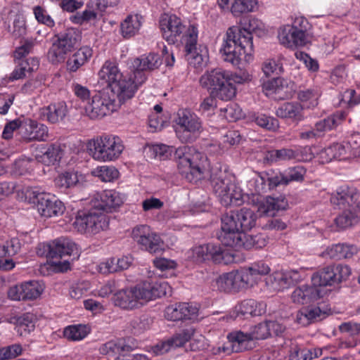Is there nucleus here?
<instances>
[{"label":"nucleus","instance_id":"nucleus-22","mask_svg":"<svg viewBox=\"0 0 360 360\" xmlns=\"http://www.w3.org/2000/svg\"><path fill=\"white\" fill-rule=\"evenodd\" d=\"M43 290L39 281H30L10 288L8 295L13 300H31L37 299Z\"/></svg>","mask_w":360,"mask_h":360},{"label":"nucleus","instance_id":"nucleus-44","mask_svg":"<svg viewBox=\"0 0 360 360\" xmlns=\"http://www.w3.org/2000/svg\"><path fill=\"white\" fill-rule=\"evenodd\" d=\"M54 183L56 186L60 189L72 188L79 183L77 173L74 171H66L56 177Z\"/></svg>","mask_w":360,"mask_h":360},{"label":"nucleus","instance_id":"nucleus-8","mask_svg":"<svg viewBox=\"0 0 360 360\" xmlns=\"http://www.w3.org/2000/svg\"><path fill=\"white\" fill-rule=\"evenodd\" d=\"M174 122L176 136L182 143H193L203 131L200 119L188 109L179 110Z\"/></svg>","mask_w":360,"mask_h":360},{"label":"nucleus","instance_id":"nucleus-54","mask_svg":"<svg viewBox=\"0 0 360 360\" xmlns=\"http://www.w3.org/2000/svg\"><path fill=\"white\" fill-rule=\"evenodd\" d=\"M284 173L288 180V184H289L291 181H303L306 169L302 166H296L288 168Z\"/></svg>","mask_w":360,"mask_h":360},{"label":"nucleus","instance_id":"nucleus-62","mask_svg":"<svg viewBox=\"0 0 360 360\" xmlns=\"http://www.w3.org/2000/svg\"><path fill=\"white\" fill-rule=\"evenodd\" d=\"M152 150L155 157H158L160 160H164L169 158L172 155V153L174 151V148L160 144L153 146Z\"/></svg>","mask_w":360,"mask_h":360},{"label":"nucleus","instance_id":"nucleus-61","mask_svg":"<svg viewBox=\"0 0 360 360\" xmlns=\"http://www.w3.org/2000/svg\"><path fill=\"white\" fill-rule=\"evenodd\" d=\"M337 125V117L335 115H332L317 122L315 125V127L317 131L322 132L328 130H331L335 128Z\"/></svg>","mask_w":360,"mask_h":360},{"label":"nucleus","instance_id":"nucleus-53","mask_svg":"<svg viewBox=\"0 0 360 360\" xmlns=\"http://www.w3.org/2000/svg\"><path fill=\"white\" fill-rule=\"evenodd\" d=\"M97 176L105 182H110L118 178V170L112 166H101L97 168Z\"/></svg>","mask_w":360,"mask_h":360},{"label":"nucleus","instance_id":"nucleus-26","mask_svg":"<svg viewBox=\"0 0 360 360\" xmlns=\"http://www.w3.org/2000/svg\"><path fill=\"white\" fill-rule=\"evenodd\" d=\"M236 26H232L226 32V38L220 49V53L224 61L233 65H238L240 61V56L242 55L238 49V44L236 41Z\"/></svg>","mask_w":360,"mask_h":360},{"label":"nucleus","instance_id":"nucleus-35","mask_svg":"<svg viewBox=\"0 0 360 360\" xmlns=\"http://www.w3.org/2000/svg\"><path fill=\"white\" fill-rule=\"evenodd\" d=\"M229 4H231V11L235 16L252 12L257 6L255 0H218V4L221 8H225Z\"/></svg>","mask_w":360,"mask_h":360},{"label":"nucleus","instance_id":"nucleus-38","mask_svg":"<svg viewBox=\"0 0 360 360\" xmlns=\"http://www.w3.org/2000/svg\"><path fill=\"white\" fill-rule=\"evenodd\" d=\"M63 156V150L58 144L49 145L41 154L36 155V160L45 165H55Z\"/></svg>","mask_w":360,"mask_h":360},{"label":"nucleus","instance_id":"nucleus-39","mask_svg":"<svg viewBox=\"0 0 360 360\" xmlns=\"http://www.w3.org/2000/svg\"><path fill=\"white\" fill-rule=\"evenodd\" d=\"M37 317L32 313H25L20 316H15L11 318L10 322L17 326L20 335L30 333L35 328Z\"/></svg>","mask_w":360,"mask_h":360},{"label":"nucleus","instance_id":"nucleus-55","mask_svg":"<svg viewBox=\"0 0 360 360\" xmlns=\"http://www.w3.org/2000/svg\"><path fill=\"white\" fill-rule=\"evenodd\" d=\"M255 122L259 127L264 128L267 130L275 131L279 127L278 121L276 118L273 117L261 115L255 118Z\"/></svg>","mask_w":360,"mask_h":360},{"label":"nucleus","instance_id":"nucleus-45","mask_svg":"<svg viewBox=\"0 0 360 360\" xmlns=\"http://www.w3.org/2000/svg\"><path fill=\"white\" fill-rule=\"evenodd\" d=\"M342 210V213L335 219V223L338 228L345 229L354 226L359 221L352 208Z\"/></svg>","mask_w":360,"mask_h":360},{"label":"nucleus","instance_id":"nucleus-32","mask_svg":"<svg viewBox=\"0 0 360 360\" xmlns=\"http://www.w3.org/2000/svg\"><path fill=\"white\" fill-rule=\"evenodd\" d=\"M193 308L188 303H176L166 307L165 316L169 321H176L183 319H191V316L195 314Z\"/></svg>","mask_w":360,"mask_h":360},{"label":"nucleus","instance_id":"nucleus-36","mask_svg":"<svg viewBox=\"0 0 360 360\" xmlns=\"http://www.w3.org/2000/svg\"><path fill=\"white\" fill-rule=\"evenodd\" d=\"M303 108L297 102H287L278 107L276 111V115L281 118H289L296 121L301 120L302 116Z\"/></svg>","mask_w":360,"mask_h":360},{"label":"nucleus","instance_id":"nucleus-17","mask_svg":"<svg viewBox=\"0 0 360 360\" xmlns=\"http://www.w3.org/2000/svg\"><path fill=\"white\" fill-rule=\"evenodd\" d=\"M117 105L115 99L98 93L92 97L91 102L84 106V111L90 119H99L115 111Z\"/></svg>","mask_w":360,"mask_h":360},{"label":"nucleus","instance_id":"nucleus-34","mask_svg":"<svg viewBox=\"0 0 360 360\" xmlns=\"http://www.w3.org/2000/svg\"><path fill=\"white\" fill-rule=\"evenodd\" d=\"M241 272L248 278V283H246L248 288L253 286L257 283L258 276L269 274L270 267L264 261H259L252 263L250 266L243 268L241 269Z\"/></svg>","mask_w":360,"mask_h":360},{"label":"nucleus","instance_id":"nucleus-63","mask_svg":"<svg viewBox=\"0 0 360 360\" xmlns=\"http://www.w3.org/2000/svg\"><path fill=\"white\" fill-rule=\"evenodd\" d=\"M221 111L224 112L226 119L232 120H238L242 116V110L236 103L228 105L226 108L221 109Z\"/></svg>","mask_w":360,"mask_h":360},{"label":"nucleus","instance_id":"nucleus-15","mask_svg":"<svg viewBox=\"0 0 360 360\" xmlns=\"http://www.w3.org/2000/svg\"><path fill=\"white\" fill-rule=\"evenodd\" d=\"M309 33L302 24H284L278 28V39L281 45L291 50L304 46Z\"/></svg>","mask_w":360,"mask_h":360},{"label":"nucleus","instance_id":"nucleus-33","mask_svg":"<svg viewBox=\"0 0 360 360\" xmlns=\"http://www.w3.org/2000/svg\"><path fill=\"white\" fill-rule=\"evenodd\" d=\"M192 26L195 25L193 24L188 26L185 24H160V30L162 37L168 44H174L177 41V37L181 34L186 38V32Z\"/></svg>","mask_w":360,"mask_h":360},{"label":"nucleus","instance_id":"nucleus-10","mask_svg":"<svg viewBox=\"0 0 360 360\" xmlns=\"http://www.w3.org/2000/svg\"><path fill=\"white\" fill-rule=\"evenodd\" d=\"M191 257L197 263L211 260L216 264H229L237 261L233 250L224 249L214 243H207L193 248Z\"/></svg>","mask_w":360,"mask_h":360},{"label":"nucleus","instance_id":"nucleus-24","mask_svg":"<svg viewBox=\"0 0 360 360\" xmlns=\"http://www.w3.org/2000/svg\"><path fill=\"white\" fill-rule=\"evenodd\" d=\"M194 333L195 329L191 326L184 328L174 333L167 341L157 344L153 347V352L156 355H161L169 352L171 349L181 347L191 340Z\"/></svg>","mask_w":360,"mask_h":360},{"label":"nucleus","instance_id":"nucleus-64","mask_svg":"<svg viewBox=\"0 0 360 360\" xmlns=\"http://www.w3.org/2000/svg\"><path fill=\"white\" fill-rule=\"evenodd\" d=\"M290 360H311V350L307 348L295 349L290 355Z\"/></svg>","mask_w":360,"mask_h":360},{"label":"nucleus","instance_id":"nucleus-56","mask_svg":"<svg viewBox=\"0 0 360 360\" xmlns=\"http://www.w3.org/2000/svg\"><path fill=\"white\" fill-rule=\"evenodd\" d=\"M291 89L288 86V81L282 78L278 89H276L272 97L275 100L280 101L288 99L291 97Z\"/></svg>","mask_w":360,"mask_h":360},{"label":"nucleus","instance_id":"nucleus-7","mask_svg":"<svg viewBox=\"0 0 360 360\" xmlns=\"http://www.w3.org/2000/svg\"><path fill=\"white\" fill-rule=\"evenodd\" d=\"M200 83L221 101H230L236 96V89L230 82L229 73L221 68L213 69L203 75Z\"/></svg>","mask_w":360,"mask_h":360},{"label":"nucleus","instance_id":"nucleus-48","mask_svg":"<svg viewBox=\"0 0 360 360\" xmlns=\"http://www.w3.org/2000/svg\"><path fill=\"white\" fill-rule=\"evenodd\" d=\"M234 333H236V331L229 333L227 335L228 342L221 347L213 349L214 354H220L221 352L229 354L233 352L238 353L246 350V349L241 348L240 342L234 340L231 337Z\"/></svg>","mask_w":360,"mask_h":360},{"label":"nucleus","instance_id":"nucleus-58","mask_svg":"<svg viewBox=\"0 0 360 360\" xmlns=\"http://www.w3.org/2000/svg\"><path fill=\"white\" fill-rule=\"evenodd\" d=\"M295 57L297 59H299L304 63L306 67L309 71L316 72L319 70V65L318 61L312 58L310 56L303 51H299L295 53Z\"/></svg>","mask_w":360,"mask_h":360},{"label":"nucleus","instance_id":"nucleus-41","mask_svg":"<svg viewBox=\"0 0 360 360\" xmlns=\"http://www.w3.org/2000/svg\"><path fill=\"white\" fill-rule=\"evenodd\" d=\"M133 67H139L141 70H153L162 64L160 56L158 53H150L145 58H136L132 62Z\"/></svg>","mask_w":360,"mask_h":360},{"label":"nucleus","instance_id":"nucleus-16","mask_svg":"<svg viewBox=\"0 0 360 360\" xmlns=\"http://www.w3.org/2000/svg\"><path fill=\"white\" fill-rule=\"evenodd\" d=\"M131 236L138 244L150 253L158 254L163 250V242L160 236L150 232V227L146 225L134 227Z\"/></svg>","mask_w":360,"mask_h":360},{"label":"nucleus","instance_id":"nucleus-28","mask_svg":"<svg viewBox=\"0 0 360 360\" xmlns=\"http://www.w3.org/2000/svg\"><path fill=\"white\" fill-rule=\"evenodd\" d=\"M68 114L65 102L51 103L40 110V117L51 124L58 123L64 120Z\"/></svg>","mask_w":360,"mask_h":360},{"label":"nucleus","instance_id":"nucleus-25","mask_svg":"<svg viewBox=\"0 0 360 360\" xmlns=\"http://www.w3.org/2000/svg\"><path fill=\"white\" fill-rule=\"evenodd\" d=\"M328 293V290L319 288L317 285H303L297 287L292 293L293 302L300 304H309Z\"/></svg>","mask_w":360,"mask_h":360},{"label":"nucleus","instance_id":"nucleus-9","mask_svg":"<svg viewBox=\"0 0 360 360\" xmlns=\"http://www.w3.org/2000/svg\"><path fill=\"white\" fill-rule=\"evenodd\" d=\"M46 257L58 272H65L70 269V263L68 259L61 261L63 257L78 254L77 245L68 238L53 240L46 245Z\"/></svg>","mask_w":360,"mask_h":360},{"label":"nucleus","instance_id":"nucleus-31","mask_svg":"<svg viewBox=\"0 0 360 360\" xmlns=\"http://www.w3.org/2000/svg\"><path fill=\"white\" fill-rule=\"evenodd\" d=\"M262 304L252 299L243 300L234 309L237 317L247 319L249 316H260L264 312Z\"/></svg>","mask_w":360,"mask_h":360},{"label":"nucleus","instance_id":"nucleus-57","mask_svg":"<svg viewBox=\"0 0 360 360\" xmlns=\"http://www.w3.org/2000/svg\"><path fill=\"white\" fill-rule=\"evenodd\" d=\"M33 45L34 44L32 41L26 40L23 44L17 47L13 53L15 63L27 61V60H23V58L29 54L33 47Z\"/></svg>","mask_w":360,"mask_h":360},{"label":"nucleus","instance_id":"nucleus-52","mask_svg":"<svg viewBox=\"0 0 360 360\" xmlns=\"http://www.w3.org/2000/svg\"><path fill=\"white\" fill-rule=\"evenodd\" d=\"M30 127L31 129L28 139L44 140L48 136L47 127L44 124H39L34 121H30Z\"/></svg>","mask_w":360,"mask_h":360},{"label":"nucleus","instance_id":"nucleus-37","mask_svg":"<svg viewBox=\"0 0 360 360\" xmlns=\"http://www.w3.org/2000/svg\"><path fill=\"white\" fill-rule=\"evenodd\" d=\"M326 317V313L316 307H304L297 314V322L303 326H307L312 322L322 320Z\"/></svg>","mask_w":360,"mask_h":360},{"label":"nucleus","instance_id":"nucleus-13","mask_svg":"<svg viewBox=\"0 0 360 360\" xmlns=\"http://www.w3.org/2000/svg\"><path fill=\"white\" fill-rule=\"evenodd\" d=\"M26 198L36 206L41 216L46 218L61 216L65 210L62 201L49 193L39 192L37 188L27 191Z\"/></svg>","mask_w":360,"mask_h":360},{"label":"nucleus","instance_id":"nucleus-27","mask_svg":"<svg viewBox=\"0 0 360 360\" xmlns=\"http://www.w3.org/2000/svg\"><path fill=\"white\" fill-rule=\"evenodd\" d=\"M359 198V193L356 188L345 185L331 194L330 202L339 209L351 208Z\"/></svg>","mask_w":360,"mask_h":360},{"label":"nucleus","instance_id":"nucleus-12","mask_svg":"<svg viewBox=\"0 0 360 360\" xmlns=\"http://www.w3.org/2000/svg\"><path fill=\"white\" fill-rule=\"evenodd\" d=\"M87 148L94 159L111 161L118 158L123 150V146L118 137L103 135L89 141Z\"/></svg>","mask_w":360,"mask_h":360},{"label":"nucleus","instance_id":"nucleus-2","mask_svg":"<svg viewBox=\"0 0 360 360\" xmlns=\"http://www.w3.org/2000/svg\"><path fill=\"white\" fill-rule=\"evenodd\" d=\"M123 203V198L113 190L104 191L100 199L93 202L87 212H79L74 222L79 231L96 234L108 227L109 218L104 212H112Z\"/></svg>","mask_w":360,"mask_h":360},{"label":"nucleus","instance_id":"nucleus-11","mask_svg":"<svg viewBox=\"0 0 360 360\" xmlns=\"http://www.w3.org/2000/svg\"><path fill=\"white\" fill-rule=\"evenodd\" d=\"M49 49L47 57L52 63L60 62L65 59V56L79 46L81 40V32L76 28H68L63 34L56 35Z\"/></svg>","mask_w":360,"mask_h":360},{"label":"nucleus","instance_id":"nucleus-49","mask_svg":"<svg viewBox=\"0 0 360 360\" xmlns=\"http://www.w3.org/2000/svg\"><path fill=\"white\" fill-rule=\"evenodd\" d=\"M102 15L103 13H100L96 6L91 7V1L90 0L87 4L86 9L82 14L77 13V15L70 16V20L77 18L82 21L100 20V17Z\"/></svg>","mask_w":360,"mask_h":360},{"label":"nucleus","instance_id":"nucleus-14","mask_svg":"<svg viewBox=\"0 0 360 360\" xmlns=\"http://www.w3.org/2000/svg\"><path fill=\"white\" fill-rule=\"evenodd\" d=\"M352 273L347 265L333 264L326 266L313 274L311 283L319 288L326 289L346 281Z\"/></svg>","mask_w":360,"mask_h":360},{"label":"nucleus","instance_id":"nucleus-20","mask_svg":"<svg viewBox=\"0 0 360 360\" xmlns=\"http://www.w3.org/2000/svg\"><path fill=\"white\" fill-rule=\"evenodd\" d=\"M136 348L137 343L134 339L127 338L117 341H109L102 345L99 351L103 355L118 354L119 355L115 358V360H126L125 356L127 354L133 352Z\"/></svg>","mask_w":360,"mask_h":360},{"label":"nucleus","instance_id":"nucleus-23","mask_svg":"<svg viewBox=\"0 0 360 360\" xmlns=\"http://www.w3.org/2000/svg\"><path fill=\"white\" fill-rule=\"evenodd\" d=\"M225 246L234 248L236 250L244 248L250 250L251 248L261 249L265 247L269 241V237L264 233H259L256 235L240 234L236 239L231 240H224Z\"/></svg>","mask_w":360,"mask_h":360},{"label":"nucleus","instance_id":"nucleus-19","mask_svg":"<svg viewBox=\"0 0 360 360\" xmlns=\"http://www.w3.org/2000/svg\"><path fill=\"white\" fill-rule=\"evenodd\" d=\"M248 278L240 271L226 273L218 277L214 283L219 291L226 292H236L241 289L248 288Z\"/></svg>","mask_w":360,"mask_h":360},{"label":"nucleus","instance_id":"nucleus-29","mask_svg":"<svg viewBox=\"0 0 360 360\" xmlns=\"http://www.w3.org/2000/svg\"><path fill=\"white\" fill-rule=\"evenodd\" d=\"M358 252L354 245L338 243L326 248L323 252L324 256L333 259H349Z\"/></svg>","mask_w":360,"mask_h":360},{"label":"nucleus","instance_id":"nucleus-1","mask_svg":"<svg viewBox=\"0 0 360 360\" xmlns=\"http://www.w3.org/2000/svg\"><path fill=\"white\" fill-rule=\"evenodd\" d=\"M130 73L120 72L118 68L112 62L106 61L98 72L99 82L106 84V86L116 95L118 105H121L127 100L131 99L139 86L146 79L144 71L139 67H130Z\"/></svg>","mask_w":360,"mask_h":360},{"label":"nucleus","instance_id":"nucleus-47","mask_svg":"<svg viewBox=\"0 0 360 360\" xmlns=\"http://www.w3.org/2000/svg\"><path fill=\"white\" fill-rule=\"evenodd\" d=\"M236 41L238 44V49L243 51V53H246V49L249 48L250 50L252 49V36L250 31H248L246 27H239L236 26Z\"/></svg>","mask_w":360,"mask_h":360},{"label":"nucleus","instance_id":"nucleus-50","mask_svg":"<svg viewBox=\"0 0 360 360\" xmlns=\"http://www.w3.org/2000/svg\"><path fill=\"white\" fill-rule=\"evenodd\" d=\"M4 11H6L5 15H7L8 22H25L26 20L22 7L18 3L13 4L11 8H8V10H4Z\"/></svg>","mask_w":360,"mask_h":360},{"label":"nucleus","instance_id":"nucleus-42","mask_svg":"<svg viewBox=\"0 0 360 360\" xmlns=\"http://www.w3.org/2000/svg\"><path fill=\"white\" fill-rule=\"evenodd\" d=\"M298 156V151L290 148H282L267 151L264 158L267 162H274L295 159Z\"/></svg>","mask_w":360,"mask_h":360},{"label":"nucleus","instance_id":"nucleus-46","mask_svg":"<svg viewBox=\"0 0 360 360\" xmlns=\"http://www.w3.org/2000/svg\"><path fill=\"white\" fill-rule=\"evenodd\" d=\"M90 332L86 325H73L66 327L63 331L64 337L69 340L77 341L84 339Z\"/></svg>","mask_w":360,"mask_h":360},{"label":"nucleus","instance_id":"nucleus-3","mask_svg":"<svg viewBox=\"0 0 360 360\" xmlns=\"http://www.w3.org/2000/svg\"><path fill=\"white\" fill-rule=\"evenodd\" d=\"M169 288L167 282H144L130 288L117 291L112 297L115 306L123 309L139 308L150 300L166 295L167 289Z\"/></svg>","mask_w":360,"mask_h":360},{"label":"nucleus","instance_id":"nucleus-5","mask_svg":"<svg viewBox=\"0 0 360 360\" xmlns=\"http://www.w3.org/2000/svg\"><path fill=\"white\" fill-rule=\"evenodd\" d=\"M187 146L174 148V158L177 161L179 173L188 182L196 183L205 177L208 172L209 162L206 155L195 152L193 155L188 152Z\"/></svg>","mask_w":360,"mask_h":360},{"label":"nucleus","instance_id":"nucleus-51","mask_svg":"<svg viewBox=\"0 0 360 360\" xmlns=\"http://www.w3.org/2000/svg\"><path fill=\"white\" fill-rule=\"evenodd\" d=\"M32 62H36L37 63V61L32 59ZM18 65L16 68L13 70L12 72L10 79L11 80H15L22 79L25 77V72H32L34 70V66L37 64H33L32 66H30L28 61H22L20 63H17Z\"/></svg>","mask_w":360,"mask_h":360},{"label":"nucleus","instance_id":"nucleus-30","mask_svg":"<svg viewBox=\"0 0 360 360\" xmlns=\"http://www.w3.org/2000/svg\"><path fill=\"white\" fill-rule=\"evenodd\" d=\"M288 207V202L285 196L273 197L269 195L260 203L259 210L267 215L274 216L276 212L285 210Z\"/></svg>","mask_w":360,"mask_h":360},{"label":"nucleus","instance_id":"nucleus-6","mask_svg":"<svg viewBox=\"0 0 360 360\" xmlns=\"http://www.w3.org/2000/svg\"><path fill=\"white\" fill-rule=\"evenodd\" d=\"M209 172L213 191L219 198L222 205L238 206L243 202L242 190L234 183L233 176L226 170L219 168H212L210 170L209 168Z\"/></svg>","mask_w":360,"mask_h":360},{"label":"nucleus","instance_id":"nucleus-60","mask_svg":"<svg viewBox=\"0 0 360 360\" xmlns=\"http://www.w3.org/2000/svg\"><path fill=\"white\" fill-rule=\"evenodd\" d=\"M266 180L269 183L270 188H276L281 185H288V180L285 176V173L278 172L270 175L269 173H266Z\"/></svg>","mask_w":360,"mask_h":360},{"label":"nucleus","instance_id":"nucleus-59","mask_svg":"<svg viewBox=\"0 0 360 360\" xmlns=\"http://www.w3.org/2000/svg\"><path fill=\"white\" fill-rule=\"evenodd\" d=\"M118 264L117 258L111 257L108 259L105 262L101 263L99 265V269L103 274L120 272Z\"/></svg>","mask_w":360,"mask_h":360},{"label":"nucleus","instance_id":"nucleus-4","mask_svg":"<svg viewBox=\"0 0 360 360\" xmlns=\"http://www.w3.org/2000/svg\"><path fill=\"white\" fill-rule=\"evenodd\" d=\"M257 214L251 209L242 207L224 214L221 217V231L217 238L225 246L224 240L236 239L240 234L251 230L256 225Z\"/></svg>","mask_w":360,"mask_h":360},{"label":"nucleus","instance_id":"nucleus-40","mask_svg":"<svg viewBox=\"0 0 360 360\" xmlns=\"http://www.w3.org/2000/svg\"><path fill=\"white\" fill-rule=\"evenodd\" d=\"M92 56V50L88 46L79 49L70 57L67 62L70 71L75 72Z\"/></svg>","mask_w":360,"mask_h":360},{"label":"nucleus","instance_id":"nucleus-21","mask_svg":"<svg viewBox=\"0 0 360 360\" xmlns=\"http://www.w3.org/2000/svg\"><path fill=\"white\" fill-rule=\"evenodd\" d=\"M198 30L196 26L190 27L186 32L185 44V57L188 64L195 69L201 68L203 64V56L197 48Z\"/></svg>","mask_w":360,"mask_h":360},{"label":"nucleus","instance_id":"nucleus-43","mask_svg":"<svg viewBox=\"0 0 360 360\" xmlns=\"http://www.w3.org/2000/svg\"><path fill=\"white\" fill-rule=\"evenodd\" d=\"M345 154V146L340 143H333L329 147L322 149L319 153L322 163L329 162L333 159H340Z\"/></svg>","mask_w":360,"mask_h":360},{"label":"nucleus","instance_id":"nucleus-18","mask_svg":"<svg viewBox=\"0 0 360 360\" xmlns=\"http://www.w3.org/2000/svg\"><path fill=\"white\" fill-rule=\"evenodd\" d=\"M270 336L269 328L267 326V321L261 322L252 327L249 332L244 333L241 330H236L231 337L234 340L240 342L242 349L246 350L254 347V340H264Z\"/></svg>","mask_w":360,"mask_h":360}]
</instances>
